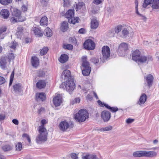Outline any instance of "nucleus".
I'll return each mask as SVG.
<instances>
[{"instance_id": "obj_6", "label": "nucleus", "mask_w": 159, "mask_h": 159, "mask_svg": "<svg viewBox=\"0 0 159 159\" xmlns=\"http://www.w3.org/2000/svg\"><path fill=\"white\" fill-rule=\"evenodd\" d=\"M150 4L153 10L159 9V0H144L143 6L145 8Z\"/></svg>"}, {"instance_id": "obj_49", "label": "nucleus", "mask_w": 159, "mask_h": 159, "mask_svg": "<svg viewBox=\"0 0 159 159\" xmlns=\"http://www.w3.org/2000/svg\"><path fill=\"white\" fill-rule=\"evenodd\" d=\"M91 61L95 64H97L99 62L98 59L95 57H93L91 59Z\"/></svg>"}, {"instance_id": "obj_54", "label": "nucleus", "mask_w": 159, "mask_h": 159, "mask_svg": "<svg viewBox=\"0 0 159 159\" xmlns=\"http://www.w3.org/2000/svg\"><path fill=\"white\" fill-rule=\"evenodd\" d=\"M69 41L72 43L75 44L76 43V39L74 38H69Z\"/></svg>"}, {"instance_id": "obj_50", "label": "nucleus", "mask_w": 159, "mask_h": 159, "mask_svg": "<svg viewBox=\"0 0 159 159\" xmlns=\"http://www.w3.org/2000/svg\"><path fill=\"white\" fill-rule=\"evenodd\" d=\"M23 137H25L26 138V139H27L28 140L29 142L30 143L31 142V140L30 139L29 136V135L26 134H23Z\"/></svg>"}, {"instance_id": "obj_29", "label": "nucleus", "mask_w": 159, "mask_h": 159, "mask_svg": "<svg viewBox=\"0 0 159 159\" xmlns=\"http://www.w3.org/2000/svg\"><path fill=\"white\" fill-rule=\"evenodd\" d=\"M68 57L66 54H63L61 55L59 59V61L60 62L64 63L68 61Z\"/></svg>"}, {"instance_id": "obj_20", "label": "nucleus", "mask_w": 159, "mask_h": 159, "mask_svg": "<svg viewBox=\"0 0 159 159\" xmlns=\"http://www.w3.org/2000/svg\"><path fill=\"white\" fill-rule=\"evenodd\" d=\"M2 17L4 19H7L9 16V12L7 9H2L0 12Z\"/></svg>"}, {"instance_id": "obj_39", "label": "nucleus", "mask_w": 159, "mask_h": 159, "mask_svg": "<svg viewBox=\"0 0 159 159\" xmlns=\"http://www.w3.org/2000/svg\"><path fill=\"white\" fill-rule=\"evenodd\" d=\"M48 49L47 47L43 48L40 51V54L42 55H45L48 52Z\"/></svg>"}, {"instance_id": "obj_23", "label": "nucleus", "mask_w": 159, "mask_h": 159, "mask_svg": "<svg viewBox=\"0 0 159 159\" xmlns=\"http://www.w3.org/2000/svg\"><path fill=\"white\" fill-rule=\"evenodd\" d=\"M36 97L37 101L41 100L43 101L45 100L46 98L45 93H36Z\"/></svg>"}, {"instance_id": "obj_34", "label": "nucleus", "mask_w": 159, "mask_h": 159, "mask_svg": "<svg viewBox=\"0 0 159 159\" xmlns=\"http://www.w3.org/2000/svg\"><path fill=\"white\" fill-rule=\"evenodd\" d=\"M85 7L84 3L83 2H80L76 4L75 9L77 11L81 9L83 10L85 8Z\"/></svg>"}, {"instance_id": "obj_43", "label": "nucleus", "mask_w": 159, "mask_h": 159, "mask_svg": "<svg viewBox=\"0 0 159 159\" xmlns=\"http://www.w3.org/2000/svg\"><path fill=\"white\" fill-rule=\"evenodd\" d=\"M14 71H13L10 76V80L9 82V86H10L13 82V81L14 79Z\"/></svg>"}, {"instance_id": "obj_9", "label": "nucleus", "mask_w": 159, "mask_h": 159, "mask_svg": "<svg viewBox=\"0 0 159 159\" xmlns=\"http://www.w3.org/2000/svg\"><path fill=\"white\" fill-rule=\"evenodd\" d=\"M73 125L71 123L70 125L66 120L61 121L59 124V128L60 130L62 131H65L69 128H72Z\"/></svg>"}, {"instance_id": "obj_3", "label": "nucleus", "mask_w": 159, "mask_h": 159, "mask_svg": "<svg viewBox=\"0 0 159 159\" xmlns=\"http://www.w3.org/2000/svg\"><path fill=\"white\" fill-rule=\"evenodd\" d=\"M89 114L85 109H82L78 111V113L74 115V118L79 122L84 121L89 118Z\"/></svg>"}, {"instance_id": "obj_32", "label": "nucleus", "mask_w": 159, "mask_h": 159, "mask_svg": "<svg viewBox=\"0 0 159 159\" xmlns=\"http://www.w3.org/2000/svg\"><path fill=\"white\" fill-rule=\"evenodd\" d=\"M68 28V25L67 22L66 21H64L61 24V30L63 32L66 31Z\"/></svg>"}, {"instance_id": "obj_35", "label": "nucleus", "mask_w": 159, "mask_h": 159, "mask_svg": "<svg viewBox=\"0 0 159 159\" xmlns=\"http://www.w3.org/2000/svg\"><path fill=\"white\" fill-rule=\"evenodd\" d=\"M44 35L48 37L52 36V32L51 30L48 27L46 28L44 31Z\"/></svg>"}, {"instance_id": "obj_57", "label": "nucleus", "mask_w": 159, "mask_h": 159, "mask_svg": "<svg viewBox=\"0 0 159 159\" xmlns=\"http://www.w3.org/2000/svg\"><path fill=\"white\" fill-rule=\"evenodd\" d=\"M27 10V7L25 5H23L21 7V10L22 11L25 12Z\"/></svg>"}, {"instance_id": "obj_10", "label": "nucleus", "mask_w": 159, "mask_h": 159, "mask_svg": "<svg viewBox=\"0 0 159 159\" xmlns=\"http://www.w3.org/2000/svg\"><path fill=\"white\" fill-rule=\"evenodd\" d=\"M7 57H2L0 59V66L3 70L7 69L10 62Z\"/></svg>"}, {"instance_id": "obj_4", "label": "nucleus", "mask_w": 159, "mask_h": 159, "mask_svg": "<svg viewBox=\"0 0 159 159\" xmlns=\"http://www.w3.org/2000/svg\"><path fill=\"white\" fill-rule=\"evenodd\" d=\"M60 87H62L70 93H71L75 88V84L73 79L68 80L60 85Z\"/></svg>"}, {"instance_id": "obj_14", "label": "nucleus", "mask_w": 159, "mask_h": 159, "mask_svg": "<svg viewBox=\"0 0 159 159\" xmlns=\"http://www.w3.org/2000/svg\"><path fill=\"white\" fill-rule=\"evenodd\" d=\"M147 83V85L150 88L152 85L154 79L153 76L151 74H148L144 77Z\"/></svg>"}, {"instance_id": "obj_48", "label": "nucleus", "mask_w": 159, "mask_h": 159, "mask_svg": "<svg viewBox=\"0 0 159 159\" xmlns=\"http://www.w3.org/2000/svg\"><path fill=\"white\" fill-rule=\"evenodd\" d=\"M112 127L111 125H109L104 128V131H107L111 130L112 129Z\"/></svg>"}, {"instance_id": "obj_19", "label": "nucleus", "mask_w": 159, "mask_h": 159, "mask_svg": "<svg viewBox=\"0 0 159 159\" xmlns=\"http://www.w3.org/2000/svg\"><path fill=\"white\" fill-rule=\"evenodd\" d=\"M25 20L26 18L25 17L17 18L12 16V17L10 18V21L12 24H15V23H17L18 22H22Z\"/></svg>"}, {"instance_id": "obj_41", "label": "nucleus", "mask_w": 159, "mask_h": 159, "mask_svg": "<svg viewBox=\"0 0 159 159\" xmlns=\"http://www.w3.org/2000/svg\"><path fill=\"white\" fill-rule=\"evenodd\" d=\"M23 31V27L22 26H19L17 28V32L16 34L17 35H20L22 34Z\"/></svg>"}, {"instance_id": "obj_8", "label": "nucleus", "mask_w": 159, "mask_h": 159, "mask_svg": "<svg viewBox=\"0 0 159 159\" xmlns=\"http://www.w3.org/2000/svg\"><path fill=\"white\" fill-rule=\"evenodd\" d=\"M128 49V45L127 43H121L119 45L118 49V52L119 56H125Z\"/></svg>"}, {"instance_id": "obj_15", "label": "nucleus", "mask_w": 159, "mask_h": 159, "mask_svg": "<svg viewBox=\"0 0 159 159\" xmlns=\"http://www.w3.org/2000/svg\"><path fill=\"white\" fill-rule=\"evenodd\" d=\"M62 78L64 80L66 79L70 80L71 78V74L70 71L68 70H64L61 75Z\"/></svg>"}, {"instance_id": "obj_56", "label": "nucleus", "mask_w": 159, "mask_h": 159, "mask_svg": "<svg viewBox=\"0 0 159 159\" xmlns=\"http://www.w3.org/2000/svg\"><path fill=\"white\" fill-rule=\"evenodd\" d=\"M134 120L133 119L128 118L126 120V123L127 124H130L133 122Z\"/></svg>"}, {"instance_id": "obj_5", "label": "nucleus", "mask_w": 159, "mask_h": 159, "mask_svg": "<svg viewBox=\"0 0 159 159\" xmlns=\"http://www.w3.org/2000/svg\"><path fill=\"white\" fill-rule=\"evenodd\" d=\"M87 57L83 56L82 58L83 63L82 66L84 67L82 70V74L85 76L88 75L90 73L91 71V67L90 66V64L89 62L86 60Z\"/></svg>"}, {"instance_id": "obj_60", "label": "nucleus", "mask_w": 159, "mask_h": 159, "mask_svg": "<svg viewBox=\"0 0 159 159\" xmlns=\"http://www.w3.org/2000/svg\"><path fill=\"white\" fill-rule=\"evenodd\" d=\"M79 32L80 34H84L85 32V30L84 28H81L79 30Z\"/></svg>"}, {"instance_id": "obj_62", "label": "nucleus", "mask_w": 159, "mask_h": 159, "mask_svg": "<svg viewBox=\"0 0 159 159\" xmlns=\"http://www.w3.org/2000/svg\"><path fill=\"white\" fill-rule=\"evenodd\" d=\"M90 155H86L85 156L83 157L84 159H90Z\"/></svg>"}, {"instance_id": "obj_42", "label": "nucleus", "mask_w": 159, "mask_h": 159, "mask_svg": "<svg viewBox=\"0 0 159 159\" xmlns=\"http://www.w3.org/2000/svg\"><path fill=\"white\" fill-rule=\"evenodd\" d=\"M129 31L126 29H124L122 31V34L123 35V36L122 37L123 38H125L129 34Z\"/></svg>"}, {"instance_id": "obj_59", "label": "nucleus", "mask_w": 159, "mask_h": 159, "mask_svg": "<svg viewBox=\"0 0 159 159\" xmlns=\"http://www.w3.org/2000/svg\"><path fill=\"white\" fill-rule=\"evenodd\" d=\"M64 4V7L67 6L69 4V2L68 0H63Z\"/></svg>"}, {"instance_id": "obj_37", "label": "nucleus", "mask_w": 159, "mask_h": 159, "mask_svg": "<svg viewBox=\"0 0 159 159\" xmlns=\"http://www.w3.org/2000/svg\"><path fill=\"white\" fill-rule=\"evenodd\" d=\"M2 149L4 152L9 151L12 149V148L9 145H5L2 147Z\"/></svg>"}, {"instance_id": "obj_63", "label": "nucleus", "mask_w": 159, "mask_h": 159, "mask_svg": "<svg viewBox=\"0 0 159 159\" xmlns=\"http://www.w3.org/2000/svg\"><path fill=\"white\" fill-rule=\"evenodd\" d=\"M98 103L99 105L101 107H103V104L102 102L100 100H98Z\"/></svg>"}, {"instance_id": "obj_36", "label": "nucleus", "mask_w": 159, "mask_h": 159, "mask_svg": "<svg viewBox=\"0 0 159 159\" xmlns=\"http://www.w3.org/2000/svg\"><path fill=\"white\" fill-rule=\"evenodd\" d=\"M79 19V18L78 17H74V16L72 18L68 19V21L70 23H72L73 24H75L76 23L78 22V20Z\"/></svg>"}, {"instance_id": "obj_61", "label": "nucleus", "mask_w": 159, "mask_h": 159, "mask_svg": "<svg viewBox=\"0 0 159 159\" xmlns=\"http://www.w3.org/2000/svg\"><path fill=\"white\" fill-rule=\"evenodd\" d=\"M90 158L92 159H98L96 155H90Z\"/></svg>"}, {"instance_id": "obj_44", "label": "nucleus", "mask_w": 159, "mask_h": 159, "mask_svg": "<svg viewBox=\"0 0 159 159\" xmlns=\"http://www.w3.org/2000/svg\"><path fill=\"white\" fill-rule=\"evenodd\" d=\"M38 75L39 77H42L45 75V73L42 70H40L38 71Z\"/></svg>"}, {"instance_id": "obj_12", "label": "nucleus", "mask_w": 159, "mask_h": 159, "mask_svg": "<svg viewBox=\"0 0 159 159\" xmlns=\"http://www.w3.org/2000/svg\"><path fill=\"white\" fill-rule=\"evenodd\" d=\"M101 117L104 122H107L110 119L111 113L108 111H104L101 112Z\"/></svg>"}, {"instance_id": "obj_51", "label": "nucleus", "mask_w": 159, "mask_h": 159, "mask_svg": "<svg viewBox=\"0 0 159 159\" xmlns=\"http://www.w3.org/2000/svg\"><path fill=\"white\" fill-rule=\"evenodd\" d=\"M71 157L72 159H78V157L77 156L76 153H72L70 154Z\"/></svg>"}, {"instance_id": "obj_47", "label": "nucleus", "mask_w": 159, "mask_h": 159, "mask_svg": "<svg viewBox=\"0 0 159 159\" xmlns=\"http://www.w3.org/2000/svg\"><path fill=\"white\" fill-rule=\"evenodd\" d=\"M122 29V26L121 25H118L115 28V32L116 33H118L120 32Z\"/></svg>"}, {"instance_id": "obj_26", "label": "nucleus", "mask_w": 159, "mask_h": 159, "mask_svg": "<svg viewBox=\"0 0 159 159\" xmlns=\"http://www.w3.org/2000/svg\"><path fill=\"white\" fill-rule=\"evenodd\" d=\"M13 90L15 93H19L21 91V85L20 83H18L13 85Z\"/></svg>"}, {"instance_id": "obj_30", "label": "nucleus", "mask_w": 159, "mask_h": 159, "mask_svg": "<svg viewBox=\"0 0 159 159\" xmlns=\"http://www.w3.org/2000/svg\"><path fill=\"white\" fill-rule=\"evenodd\" d=\"M133 156L135 157H144V151H139L134 152Z\"/></svg>"}, {"instance_id": "obj_64", "label": "nucleus", "mask_w": 159, "mask_h": 159, "mask_svg": "<svg viewBox=\"0 0 159 159\" xmlns=\"http://www.w3.org/2000/svg\"><path fill=\"white\" fill-rule=\"evenodd\" d=\"M5 118L4 116L2 115H0V121L3 120Z\"/></svg>"}, {"instance_id": "obj_55", "label": "nucleus", "mask_w": 159, "mask_h": 159, "mask_svg": "<svg viewBox=\"0 0 159 159\" xmlns=\"http://www.w3.org/2000/svg\"><path fill=\"white\" fill-rule=\"evenodd\" d=\"M102 2V0H93V3L97 5L99 4Z\"/></svg>"}, {"instance_id": "obj_7", "label": "nucleus", "mask_w": 159, "mask_h": 159, "mask_svg": "<svg viewBox=\"0 0 159 159\" xmlns=\"http://www.w3.org/2000/svg\"><path fill=\"white\" fill-rule=\"evenodd\" d=\"M102 57L100 59L102 60L103 62H105L106 60L109 57L110 55V49L108 46H104L102 48Z\"/></svg>"}, {"instance_id": "obj_31", "label": "nucleus", "mask_w": 159, "mask_h": 159, "mask_svg": "<svg viewBox=\"0 0 159 159\" xmlns=\"http://www.w3.org/2000/svg\"><path fill=\"white\" fill-rule=\"evenodd\" d=\"M46 83L44 80H40L36 84L37 88L39 89H41L45 87Z\"/></svg>"}, {"instance_id": "obj_27", "label": "nucleus", "mask_w": 159, "mask_h": 159, "mask_svg": "<svg viewBox=\"0 0 159 159\" xmlns=\"http://www.w3.org/2000/svg\"><path fill=\"white\" fill-rule=\"evenodd\" d=\"M7 30L6 26H2L0 27V39H3L5 36L4 33Z\"/></svg>"}, {"instance_id": "obj_40", "label": "nucleus", "mask_w": 159, "mask_h": 159, "mask_svg": "<svg viewBox=\"0 0 159 159\" xmlns=\"http://www.w3.org/2000/svg\"><path fill=\"white\" fill-rule=\"evenodd\" d=\"M22 145V143L20 142H18L16 145V149L17 151H20L21 150Z\"/></svg>"}, {"instance_id": "obj_11", "label": "nucleus", "mask_w": 159, "mask_h": 159, "mask_svg": "<svg viewBox=\"0 0 159 159\" xmlns=\"http://www.w3.org/2000/svg\"><path fill=\"white\" fill-rule=\"evenodd\" d=\"M85 49L88 50H92L95 48L94 43L91 39H89L86 40L84 44Z\"/></svg>"}, {"instance_id": "obj_25", "label": "nucleus", "mask_w": 159, "mask_h": 159, "mask_svg": "<svg viewBox=\"0 0 159 159\" xmlns=\"http://www.w3.org/2000/svg\"><path fill=\"white\" fill-rule=\"evenodd\" d=\"M74 16V10L70 9L68 10L65 14V16L67 18L70 19L72 18Z\"/></svg>"}, {"instance_id": "obj_58", "label": "nucleus", "mask_w": 159, "mask_h": 159, "mask_svg": "<svg viewBox=\"0 0 159 159\" xmlns=\"http://www.w3.org/2000/svg\"><path fill=\"white\" fill-rule=\"evenodd\" d=\"M12 122L13 123L16 125H17L19 124V121L18 120L16 119H14L12 120Z\"/></svg>"}, {"instance_id": "obj_38", "label": "nucleus", "mask_w": 159, "mask_h": 159, "mask_svg": "<svg viewBox=\"0 0 159 159\" xmlns=\"http://www.w3.org/2000/svg\"><path fill=\"white\" fill-rule=\"evenodd\" d=\"M12 0H0V3L3 5L9 4L11 2Z\"/></svg>"}, {"instance_id": "obj_45", "label": "nucleus", "mask_w": 159, "mask_h": 159, "mask_svg": "<svg viewBox=\"0 0 159 159\" xmlns=\"http://www.w3.org/2000/svg\"><path fill=\"white\" fill-rule=\"evenodd\" d=\"M7 58L9 60V61L10 63L11 61L14 59V54L13 53H10Z\"/></svg>"}, {"instance_id": "obj_22", "label": "nucleus", "mask_w": 159, "mask_h": 159, "mask_svg": "<svg viewBox=\"0 0 159 159\" xmlns=\"http://www.w3.org/2000/svg\"><path fill=\"white\" fill-rule=\"evenodd\" d=\"M31 62L32 66L35 67H36L39 65V60L38 58L36 57H32Z\"/></svg>"}, {"instance_id": "obj_17", "label": "nucleus", "mask_w": 159, "mask_h": 159, "mask_svg": "<svg viewBox=\"0 0 159 159\" xmlns=\"http://www.w3.org/2000/svg\"><path fill=\"white\" fill-rule=\"evenodd\" d=\"M157 155V153L154 151H144V157H153Z\"/></svg>"}, {"instance_id": "obj_13", "label": "nucleus", "mask_w": 159, "mask_h": 159, "mask_svg": "<svg viewBox=\"0 0 159 159\" xmlns=\"http://www.w3.org/2000/svg\"><path fill=\"white\" fill-rule=\"evenodd\" d=\"M53 102L56 107L59 106L62 102V97L60 94L56 96L53 100Z\"/></svg>"}, {"instance_id": "obj_1", "label": "nucleus", "mask_w": 159, "mask_h": 159, "mask_svg": "<svg viewBox=\"0 0 159 159\" xmlns=\"http://www.w3.org/2000/svg\"><path fill=\"white\" fill-rule=\"evenodd\" d=\"M42 125L38 127L39 134L37 136L36 141L37 143H40L42 142L47 140L48 132L44 125L46 123V121L43 119L41 121Z\"/></svg>"}, {"instance_id": "obj_21", "label": "nucleus", "mask_w": 159, "mask_h": 159, "mask_svg": "<svg viewBox=\"0 0 159 159\" xmlns=\"http://www.w3.org/2000/svg\"><path fill=\"white\" fill-rule=\"evenodd\" d=\"M32 30L34 33L37 36L42 37L43 36V34L40 28L37 27H34L32 28Z\"/></svg>"}, {"instance_id": "obj_53", "label": "nucleus", "mask_w": 159, "mask_h": 159, "mask_svg": "<svg viewBox=\"0 0 159 159\" xmlns=\"http://www.w3.org/2000/svg\"><path fill=\"white\" fill-rule=\"evenodd\" d=\"M109 109L110 111L113 112H116L118 110V108L117 107H110Z\"/></svg>"}, {"instance_id": "obj_33", "label": "nucleus", "mask_w": 159, "mask_h": 159, "mask_svg": "<svg viewBox=\"0 0 159 159\" xmlns=\"http://www.w3.org/2000/svg\"><path fill=\"white\" fill-rule=\"evenodd\" d=\"M48 19L47 17L44 16L42 17L40 21V24L41 25H47L48 24Z\"/></svg>"}, {"instance_id": "obj_16", "label": "nucleus", "mask_w": 159, "mask_h": 159, "mask_svg": "<svg viewBox=\"0 0 159 159\" xmlns=\"http://www.w3.org/2000/svg\"><path fill=\"white\" fill-rule=\"evenodd\" d=\"M147 96L145 93H143L140 96L139 101L137 103V104L141 106L146 102L147 100Z\"/></svg>"}, {"instance_id": "obj_18", "label": "nucleus", "mask_w": 159, "mask_h": 159, "mask_svg": "<svg viewBox=\"0 0 159 159\" xmlns=\"http://www.w3.org/2000/svg\"><path fill=\"white\" fill-rule=\"evenodd\" d=\"M11 11L12 15V16L17 18H20L21 17H25V16H22L21 15L20 11L16 8H13Z\"/></svg>"}, {"instance_id": "obj_24", "label": "nucleus", "mask_w": 159, "mask_h": 159, "mask_svg": "<svg viewBox=\"0 0 159 159\" xmlns=\"http://www.w3.org/2000/svg\"><path fill=\"white\" fill-rule=\"evenodd\" d=\"M17 45V43L16 41H12L11 43H9L8 45L10 48V51L11 52L14 51Z\"/></svg>"}, {"instance_id": "obj_46", "label": "nucleus", "mask_w": 159, "mask_h": 159, "mask_svg": "<svg viewBox=\"0 0 159 159\" xmlns=\"http://www.w3.org/2000/svg\"><path fill=\"white\" fill-rule=\"evenodd\" d=\"M64 48L68 50H71L73 48V45L71 44H67L64 45Z\"/></svg>"}, {"instance_id": "obj_52", "label": "nucleus", "mask_w": 159, "mask_h": 159, "mask_svg": "<svg viewBox=\"0 0 159 159\" xmlns=\"http://www.w3.org/2000/svg\"><path fill=\"white\" fill-rule=\"evenodd\" d=\"M5 79L3 77L0 76V85H1L5 83Z\"/></svg>"}, {"instance_id": "obj_28", "label": "nucleus", "mask_w": 159, "mask_h": 159, "mask_svg": "<svg viewBox=\"0 0 159 159\" xmlns=\"http://www.w3.org/2000/svg\"><path fill=\"white\" fill-rule=\"evenodd\" d=\"M99 25L98 21L95 19H93L92 20L91 23V28L93 29H97Z\"/></svg>"}, {"instance_id": "obj_2", "label": "nucleus", "mask_w": 159, "mask_h": 159, "mask_svg": "<svg viewBox=\"0 0 159 159\" xmlns=\"http://www.w3.org/2000/svg\"><path fill=\"white\" fill-rule=\"evenodd\" d=\"M140 52L138 50H135L132 54V59L136 62L141 63H145L147 61H151L152 60V57L148 56H145L141 55Z\"/></svg>"}]
</instances>
